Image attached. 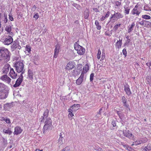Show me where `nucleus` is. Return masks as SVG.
<instances>
[{
	"label": "nucleus",
	"instance_id": "1",
	"mask_svg": "<svg viewBox=\"0 0 151 151\" xmlns=\"http://www.w3.org/2000/svg\"><path fill=\"white\" fill-rule=\"evenodd\" d=\"M9 51L6 49H2L0 50V63H4L9 60Z\"/></svg>",
	"mask_w": 151,
	"mask_h": 151
},
{
	"label": "nucleus",
	"instance_id": "2",
	"mask_svg": "<svg viewBox=\"0 0 151 151\" xmlns=\"http://www.w3.org/2000/svg\"><path fill=\"white\" fill-rule=\"evenodd\" d=\"M52 121L50 118H47L45 121L43 127V132L46 133L51 130L52 128Z\"/></svg>",
	"mask_w": 151,
	"mask_h": 151
},
{
	"label": "nucleus",
	"instance_id": "3",
	"mask_svg": "<svg viewBox=\"0 0 151 151\" xmlns=\"http://www.w3.org/2000/svg\"><path fill=\"white\" fill-rule=\"evenodd\" d=\"M75 50L77 51V53L79 55H83L85 51V48L79 45L76 42L74 45Z\"/></svg>",
	"mask_w": 151,
	"mask_h": 151
},
{
	"label": "nucleus",
	"instance_id": "4",
	"mask_svg": "<svg viewBox=\"0 0 151 151\" xmlns=\"http://www.w3.org/2000/svg\"><path fill=\"white\" fill-rule=\"evenodd\" d=\"M15 66L17 72L18 73L21 72L22 75L24 73L23 71L24 69V64L22 62L20 61H17L15 64Z\"/></svg>",
	"mask_w": 151,
	"mask_h": 151
},
{
	"label": "nucleus",
	"instance_id": "5",
	"mask_svg": "<svg viewBox=\"0 0 151 151\" xmlns=\"http://www.w3.org/2000/svg\"><path fill=\"white\" fill-rule=\"evenodd\" d=\"M138 6L136 5L131 11V14L133 15H136L138 16L141 12V11L138 8Z\"/></svg>",
	"mask_w": 151,
	"mask_h": 151
},
{
	"label": "nucleus",
	"instance_id": "6",
	"mask_svg": "<svg viewBox=\"0 0 151 151\" xmlns=\"http://www.w3.org/2000/svg\"><path fill=\"white\" fill-rule=\"evenodd\" d=\"M0 79L9 84L11 85L10 83L11 79L6 75H4L1 76L0 78Z\"/></svg>",
	"mask_w": 151,
	"mask_h": 151
},
{
	"label": "nucleus",
	"instance_id": "7",
	"mask_svg": "<svg viewBox=\"0 0 151 151\" xmlns=\"http://www.w3.org/2000/svg\"><path fill=\"white\" fill-rule=\"evenodd\" d=\"M124 135V136L128 137L129 138L134 139V136L131 132L129 130H125L123 131Z\"/></svg>",
	"mask_w": 151,
	"mask_h": 151
},
{
	"label": "nucleus",
	"instance_id": "8",
	"mask_svg": "<svg viewBox=\"0 0 151 151\" xmlns=\"http://www.w3.org/2000/svg\"><path fill=\"white\" fill-rule=\"evenodd\" d=\"M22 75L21 74L19 78L17 80L15 84L14 85V87H16L19 86L22 81Z\"/></svg>",
	"mask_w": 151,
	"mask_h": 151
},
{
	"label": "nucleus",
	"instance_id": "9",
	"mask_svg": "<svg viewBox=\"0 0 151 151\" xmlns=\"http://www.w3.org/2000/svg\"><path fill=\"white\" fill-rule=\"evenodd\" d=\"M13 41L12 37L10 36H9L5 39L4 43L5 45H8L11 44Z\"/></svg>",
	"mask_w": 151,
	"mask_h": 151
},
{
	"label": "nucleus",
	"instance_id": "10",
	"mask_svg": "<svg viewBox=\"0 0 151 151\" xmlns=\"http://www.w3.org/2000/svg\"><path fill=\"white\" fill-rule=\"evenodd\" d=\"M23 130L19 126H17L14 128V135H17L22 133Z\"/></svg>",
	"mask_w": 151,
	"mask_h": 151
},
{
	"label": "nucleus",
	"instance_id": "11",
	"mask_svg": "<svg viewBox=\"0 0 151 151\" xmlns=\"http://www.w3.org/2000/svg\"><path fill=\"white\" fill-rule=\"evenodd\" d=\"M7 87L4 84L1 83L0 86V92L2 93L7 92Z\"/></svg>",
	"mask_w": 151,
	"mask_h": 151
},
{
	"label": "nucleus",
	"instance_id": "12",
	"mask_svg": "<svg viewBox=\"0 0 151 151\" xmlns=\"http://www.w3.org/2000/svg\"><path fill=\"white\" fill-rule=\"evenodd\" d=\"M60 48V46L59 45H58L55 46L54 55V57L55 58H56L57 57L59 52Z\"/></svg>",
	"mask_w": 151,
	"mask_h": 151
},
{
	"label": "nucleus",
	"instance_id": "13",
	"mask_svg": "<svg viewBox=\"0 0 151 151\" xmlns=\"http://www.w3.org/2000/svg\"><path fill=\"white\" fill-rule=\"evenodd\" d=\"M80 107V105L79 104H74L70 107V109H71L73 112L76 111L79 109Z\"/></svg>",
	"mask_w": 151,
	"mask_h": 151
},
{
	"label": "nucleus",
	"instance_id": "14",
	"mask_svg": "<svg viewBox=\"0 0 151 151\" xmlns=\"http://www.w3.org/2000/svg\"><path fill=\"white\" fill-rule=\"evenodd\" d=\"M10 65L8 64H6L4 67L3 69V73L4 75H6L8 73L9 70Z\"/></svg>",
	"mask_w": 151,
	"mask_h": 151
},
{
	"label": "nucleus",
	"instance_id": "15",
	"mask_svg": "<svg viewBox=\"0 0 151 151\" xmlns=\"http://www.w3.org/2000/svg\"><path fill=\"white\" fill-rule=\"evenodd\" d=\"M9 76L13 79H15L16 78L17 74L14 71L13 68H11L9 73Z\"/></svg>",
	"mask_w": 151,
	"mask_h": 151
},
{
	"label": "nucleus",
	"instance_id": "16",
	"mask_svg": "<svg viewBox=\"0 0 151 151\" xmlns=\"http://www.w3.org/2000/svg\"><path fill=\"white\" fill-rule=\"evenodd\" d=\"M74 67V66L72 62H69L67 64L65 68L67 70H70L72 69Z\"/></svg>",
	"mask_w": 151,
	"mask_h": 151
},
{
	"label": "nucleus",
	"instance_id": "17",
	"mask_svg": "<svg viewBox=\"0 0 151 151\" xmlns=\"http://www.w3.org/2000/svg\"><path fill=\"white\" fill-rule=\"evenodd\" d=\"M145 141H140V140H138L137 141H135L134 142H133V144L132 145H137L139 144H141L142 143H144L146 142L147 141V139H145Z\"/></svg>",
	"mask_w": 151,
	"mask_h": 151
},
{
	"label": "nucleus",
	"instance_id": "18",
	"mask_svg": "<svg viewBox=\"0 0 151 151\" xmlns=\"http://www.w3.org/2000/svg\"><path fill=\"white\" fill-rule=\"evenodd\" d=\"M122 101L124 104V106L126 107L127 108H128L129 109V110H130V108H129V105L127 104L126 103V99L124 96H122Z\"/></svg>",
	"mask_w": 151,
	"mask_h": 151
},
{
	"label": "nucleus",
	"instance_id": "19",
	"mask_svg": "<svg viewBox=\"0 0 151 151\" xmlns=\"http://www.w3.org/2000/svg\"><path fill=\"white\" fill-rule=\"evenodd\" d=\"M83 75L82 74H81L80 77L76 80V83L78 85H80L83 81Z\"/></svg>",
	"mask_w": 151,
	"mask_h": 151
},
{
	"label": "nucleus",
	"instance_id": "20",
	"mask_svg": "<svg viewBox=\"0 0 151 151\" xmlns=\"http://www.w3.org/2000/svg\"><path fill=\"white\" fill-rule=\"evenodd\" d=\"M11 27L10 25L7 26L5 28V30L8 33L10 34L11 35H12L13 33L11 32Z\"/></svg>",
	"mask_w": 151,
	"mask_h": 151
},
{
	"label": "nucleus",
	"instance_id": "21",
	"mask_svg": "<svg viewBox=\"0 0 151 151\" xmlns=\"http://www.w3.org/2000/svg\"><path fill=\"white\" fill-rule=\"evenodd\" d=\"M89 70V66L88 64H86L85 66L83 68V70L82 71L81 74H83V75H84V73H86Z\"/></svg>",
	"mask_w": 151,
	"mask_h": 151
},
{
	"label": "nucleus",
	"instance_id": "22",
	"mask_svg": "<svg viewBox=\"0 0 151 151\" xmlns=\"http://www.w3.org/2000/svg\"><path fill=\"white\" fill-rule=\"evenodd\" d=\"M28 74L29 78L31 80H32L33 75V71L30 70H29L28 72Z\"/></svg>",
	"mask_w": 151,
	"mask_h": 151
},
{
	"label": "nucleus",
	"instance_id": "23",
	"mask_svg": "<svg viewBox=\"0 0 151 151\" xmlns=\"http://www.w3.org/2000/svg\"><path fill=\"white\" fill-rule=\"evenodd\" d=\"M122 44V40L119 39V40L116 43V47L118 49L120 48L121 47Z\"/></svg>",
	"mask_w": 151,
	"mask_h": 151
},
{
	"label": "nucleus",
	"instance_id": "24",
	"mask_svg": "<svg viewBox=\"0 0 151 151\" xmlns=\"http://www.w3.org/2000/svg\"><path fill=\"white\" fill-rule=\"evenodd\" d=\"M135 24L134 22H133L131 25L129 26L128 28V32L129 33L131 32L133 29V28L134 26H135Z\"/></svg>",
	"mask_w": 151,
	"mask_h": 151
},
{
	"label": "nucleus",
	"instance_id": "25",
	"mask_svg": "<svg viewBox=\"0 0 151 151\" xmlns=\"http://www.w3.org/2000/svg\"><path fill=\"white\" fill-rule=\"evenodd\" d=\"M3 132L10 135L12 134V132L10 129H4L3 130Z\"/></svg>",
	"mask_w": 151,
	"mask_h": 151
},
{
	"label": "nucleus",
	"instance_id": "26",
	"mask_svg": "<svg viewBox=\"0 0 151 151\" xmlns=\"http://www.w3.org/2000/svg\"><path fill=\"white\" fill-rule=\"evenodd\" d=\"M110 14V12H108L106 14L105 16H102L101 18V20L102 21H103L105 20L106 18L108 17Z\"/></svg>",
	"mask_w": 151,
	"mask_h": 151
},
{
	"label": "nucleus",
	"instance_id": "27",
	"mask_svg": "<svg viewBox=\"0 0 151 151\" xmlns=\"http://www.w3.org/2000/svg\"><path fill=\"white\" fill-rule=\"evenodd\" d=\"M124 90L126 92V93L128 95H130L131 93L130 91V88L128 86L125 87Z\"/></svg>",
	"mask_w": 151,
	"mask_h": 151
},
{
	"label": "nucleus",
	"instance_id": "28",
	"mask_svg": "<svg viewBox=\"0 0 151 151\" xmlns=\"http://www.w3.org/2000/svg\"><path fill=\"white\" fill-rule=\"evenodd\" d=\"M68 112L69 113L68 116L69 118L71 117L74 116V114L73 113V112L72 111L71 109H68Z\"/></svg>",
	"mask_w": 151,
	"mask_h": 151
},
{
	"label": "nucleus",
	"instance_id": "29",
	"mask_svg": "<svg viewBox=\"0 0 151 151\" xmlns=\"http://www.w3.org/2000/svg\"><path fill=\"white\" fill-rule=\"evenodd\" d=\"M124 13L126 14H128L129 13L130 8L129 7H124Z\"/></svg>",
	"mask_w": 151,
	"mask_h": 151
},
{
	"label": "nucleus",
	"instance_id": "30",
	"mask_svg": "<svg viewBox=\"0 0 151 151\" xmlns=\"http://www.w3.org/2000/svg\"><path fill=\"white\" fill-rule=\"evenodd\" d=\"M142 17L145 19H151V17L147 15H143L142 16Z\"/></svg>",
	"mask_w": 151,
	"mask_h": 151
},
{
	"label": "nucleus",
	"instance_id": "31",
	"mask_svg": "<svg viewBox=\"0 0 151 151\" xmlns=\"http://www.w3.org/2000/svg\"><path fill=\"white\" fill-rule=\"evenodd\" d=\"M145 24L147 27H151V22L147 21H145Z\"/></svg>",
	"mask_w": 151,
	"mask_h": 151
},
{
	"label": "nucleus",
	"instance_id": "32",
	"mask_svg": "<svg viewBox=\"0 0 151 151\" xmlns=\"http://www.w3.org/2000/svg\"><path fill=\"white\" fill-rule=\"evenodd\" d=\"M95 24L96 25L97 28L98 29H100L101 28V26L99 25V22L97 20H96L95 22Z\"/></svg>",
	"mask_w": 151,
	"mask_h": 151
},
{
	"label": "nucleus",
	"instance_id": "33",
	"mask_svg": "<svg viewBox=\"0 0 151 151\" xmlns=\"http://www.w3.org/2000/svg\"><path fill=\"white\" fill-rule=\"evenodd\" d=\"M101 51L100 49H99L98 51V53L97 55V58L99 59L101 58Z\"/></svg>",
	"mask_w": 151,
	"mask_h": 151
},
{
	"label": "nucleus",
	"instance_id": "34",
	"mask_svg": "<svg viewBox=\"0 0 151 151\" xmlns=\"http://www.w3.org/2000/svg\"><path fill=\"white\" fill-rule=\"evenodd\" d=\"M18 45V44L17 43H17L16 42H14L13 43V45L12 46V47L14 49H16Z\"/></svg>",
	"mask_w": 151,
	"mask_h": 151
},
{
	"label": "nucleus",
	"instance_id": "35",
	"mask_svg": "<svg viewBox=\"0 0 151 151\" xmlns=\"http://www.w3.org/2000/svg\"><path fill=\"white\" fill-rule=\"evenodd\" d=\"M115 15L116 16V18H120L122 17V15L120 14L119 13H115Z\"/></svg>",
	"mask_w": 151,
	"mask_h": 151
},
{
	"label": "nucleus",
	"instance_id": "36",
	"mask_svg": "<svg viewBox=\"0 0 151 151\" xmlns=\"http://www.w3.org/2000/svg\"><path fill=\"white\" fill-rule=\"evenodd\" d=\"M151 150V147L150 146H147L144 147V151H150Z\"/></svg>",
	"mask_w": 151,
	"mask_h": 151
},
{
	"label": "nucleus",
	"instance_id": "37",
	"mask_svg": "<svg viewBox=\"0 0 151 151\" xmlns=\"http://www.w3.org/2000/svg\"><path fill=\"white\" fill-rule=\"evenodd\" d=\"M73 6L76 8L78 10H80V6L78 4H77L76 3H74L73 4Z\"/></svg>",
	"mask_w": 151,
	"mask_h": 151
},
{
	"label": "nucleus",
	"instance_id": "38",
	"mask_svg": "<svg viewBox=\"0 0 151 151\" xmlns=\"http://www.w3.org/2000/svg\"><path fill=\"white\" fill-rule=\"evenodd\" d=\"M25 50L27 51L28 52H29L31 51V48L30 46L28 45H26Z\"/></svg>",
	"mask_w": 151,
	"mask_h": 151
},
{
	"label": "nucleus",
	"instance_id": "39",
	"mask_svg": "<svg viewBox=\"0 0 151 151\" xmlns=\"http://www.w3.org/2000/svg\"><path fill=\"white\" fill-rule=\"evenodd\" d=\"M89 13L87 12H85L84 13V18L85 19H87L89 16Z\"/></svg>",
	"mask_w": 151,
	"mask_h": 151
},
{
	"label": "nucleus",
	"instance_id": "40",
	"mask_svg": "<svg viewBox=\"0 0 151 151\" xmlns=\"http://www.w3.org/2000/svg\"><path fill=\"white\" fill-rule=\"evenodd\" d=\"M58 143L60 145H61L63 143V141L62 138H60L59 139Z\"/></svg>",
	"mask_w": 151,
	"mask_h": 151
},
{
	"label": "nucleus",
	"instance_id": "41",
	"mask_svg": "<svg viewBox=\"0 0 151 151\" xmlns=\"http://www.w3.org/2000/svg\"><path fill=\"white\" fill-rule=\"evenodd\" d=\"M4 120L7 124H10L11 123L10 119L9 118H6L4 119Z\"/></svg>",
	"mask_w": 151,
	"mask_h": 151
},
{
	"label": "nucleus",
	"instance_id": "42",
	"mask_svg": "<svg viewBox=\"0 0 151 151\" xmlns=\"http://www.w3.org/2000/svg\"><path fill=\"white\" fill-rule=\"evenodd\" d=\"M70 150V148L68 146L66 147L63 150V151H69Z\"/></svg>",
	"mask_w": 151,
	"mask_h": 151
},
{
	"label": "nucleus",
	"instance_id": "43",
	"mask_svg": "<svg viewBox=\"0 0 151 151\" xmlns=\"http://www.w3.org/2000/svg\"><path fill=\"white\" fill-rule=\"evenodd\" d=\"M122 53L123 54L125 55V57H126L127 55V52L126 51V50L125 49H124L122 50Z\"/></svg>",
	"mask_w": 151,
	"mask_h": 151
},
{
	"label": "nucleus",
	"instance_id": "44",
	"mask_svg": "<svg viewBox=\"0 0 151 151\" xmlns=\"http://www.w3.org/2000/svg\"><path fill=\"white\" fill-rule=\"evenodd\" d=\"M94 76V73H92L91 74L90 76V80L91 81H92L93 80Z\"/></svg>",
	"mask_w": 151,
	"mask_h": 151
},
{
	"label": "nucleus",
	"instance_id": "45",
	"mask_svg": "<svg viewBox=\"0 0 151 151\" xmlns=\"http://www.w3.org/2000/svg\"><path fill=\"white\" fill-rule=\"evenodd\" d=\"M48 111L47 110H46L44 113L43 116L44 117H45V116L47 117L48 113Z\"/></svg>",
	"mask_w": 151,
	"mask_h": 151
},
{
	"label": "nucleus",
	"instance_id": "46",
	"mask_svg": "<svg viewBox=\"0 0 151 151\" xmlns=\"http://www.w3.org/2000/svg\"><path fill=\"white\" fill-rule=\"evenodd\" d=\"M120 25L121 24H119L116 25L114 27V29L115 30H117L118 29V27H120Z\"/></svg>",
	"mask_w": 151,
	"mask_h": 151
},
{
	"label": "nucleus",
	"instance_id": "47",
	"mask_svg": "<svg viewBox=\"0 0 151 151\" xmlns=\"http://www.w3.org/2000/svg\"><path fill=\"white\" fill-rule=\"evenodd\" d=\"M39 17V16L38 13H36L33 16V17L35 18L36 19H37Z\"/></svg>",
	"mask_w": 151,
	"mask_h": 151
},
{
	"label": "nucleus",
	"instance_id": "48",
	"mask_svg": "<svg viewBox=\"0 0 151 151\" xmlns=\"http://www.w3.org/2000/svg\"><path fill=\"white\" fill-rule=\"evenodd\" d=\"M146 65L149 67V69L150 70L151 69V62L147 63Z\"/></svg>",
	"mask_w": 151,
	"mask_h": 151
},
{
	"label": "nucleus",
	"instance_id": "49",
	"mask_svg": "<svg viewBox=\"0 0 151 151\" xmlns=\"http://www.w3.org/2000/svg\"><path fill=\"white\" fill-rule=\"evenodd\" d=\"M9 19L10 20L12 21L14 20V18L12 17V14H9Z\"/></svg>",
	"mask_w": 151,
	"mask_h": 151
},
{
	"label": "nucleus",
	"instance_id": "50",
	"mask_svg": "<svg viewBox=\"0 0 151 151\" xmlns=\"http://www.w3.org/2000/svg\"><path fill=\"white\" fill-rule=\"evenodd\" d=\"M116 5L117 6H119L121 4V3L120 2L117 1L115 2Z\"/></svg>",
	"mask_w": 151,
	"mask_h": 151
},
{
	"label": "nucleus",
	"instance_id": "51",
	"mask_svg": "<svg viewBox=\"0 0 151 151\" xmlns=\"http://www.w3.org/2000/svg\"><path fill=\"white\" fill-rule=\"evenodd\" d=\"M105 57V53H104V54H103L102 55L101 58V60H103Z\"/></svg>",
	"mask_w": 151,
	"mask_h": 151
},
{
	"label": "nucleus",
	"instance_id": "52",
	"mask_svg": "<svg viewBox=\"0 0 151 151\" xmlns=\"http://www.w3.org/2000/svg\"><path fill=\"white\" fill-rule=\"evenodd\" d=\"M112 124L113 127H115L116 126V124L115 121H113L112 122Z\"/></svg>",
	"mask_w": 151,
	"mask_h": 151
},
{
	"label": "nucleus",
	"instance_id": "53",
	"mask_svg": "<svg viewBox=\"0 0 151 151\" xmlns=\"http://www.w3.org/2000/svg\"><path fill=\"white\" fill-rule=\"evenodd\" d=\"M145 21H142L139 22V24L141 25H143L144 24Z\"/></svg>",
	"mask_w": 151,
	"mask_h": 151
},
{
	"label": "nucleus",
	"instance_id": "54",
	"mask_svg": "<svg viewBox=\"0 0 151 151\" xmlns=\"http://www.w3.org/2000/svg\"><path fill=\"white\" fill-rule=\"evenodd\" d=\"M125 147H126V148L127 150H129L130 151V149L131 148L129 147L127 145H126Z\"/></svg>",
	"mask_w": 151,
	"mask_h": 151
},
{
	"label": "nucleus",
	"instance_id": "55",
	"mask_svg": "<svg viewBox=\"0 0 151 151\" xmlns=\"http://www.w3.org/2000/svg\"><path fill=\"white\" fill-rule=\"evenodd\" d=\"M93 10L96 12H98V9L96 8H93Z\"/></svg>",
	"mask_w": 151,
	"mask_h": 151
},
{
	"label": "nucleus",
	"instance_id": "56",
	"mask_svg": "<svg viewBox=\"0 0 151 151\" xmlns=\"http://www.w3.org/2000/svg\"><path fill=\"white\" fill-rule=\"evenodd\" d=\"M115 17H116V16H115V14H113L112 15V16L111 17V19H112L113 18H115Z\"/></svg>",
	"mask_w": 151,
	"mask_h": 151
},
{
	"label": "nucleus",
	"instance_id": "57",
	"mask_svg": "<svg viewBox=\"0 0 151 151\" xmlns=\"http://www.w3.org/2000/svg\"><path fill=\"white\" fill-rule=\"evenodd\" d=\"M117 114L120 118V112L119 111H117Z\"/></svg>",
	"mask_w": 151,
	"mask_h": 151
},
{
	"label": "nucleus",
	"instance_id": "58",
	"mask_svg": "<svg viewBox=\"0 0 151 151\" xmlns=\"http://www.w3.org/2000/svg\"><path fill=\"white\" fill-rule=\"evenodd\" d=\"M5 21H6V22H7V17H5Z\"/></svg>",
	"mask_w": 151,
	"mask_h": 151
},
{
	"label": "nucleus",
	"instance_id": "59",
	"mask_svg": "<svg viewBox=\"0 0 151 151\" xmlns=\"http://www.w3.org/2000/svg\"><path fill=\"white\" fill-rule=\"evenodd\" d=\"M36 151H42V150H40L38 149H36Z\"/></svg>",
	"mask_w": 151,
	"mask_h": 151
},
{
	"label": "nucleus",
	"instance_id": "60",
	"mask_svg": "<svg viewBox=\"0 0 151 151\" xmlns=\"http://www.w3.org/2000/svg\"><path fill=\"white\" fill-rule=\"evenodd\" d=\"M101 148H99L97 150H98V151H101Z\"/></svg>",
	"mask_w": 151,
	"mask_h": 151
},
{
	"label": "nucleus",
	"instance_id": "61",
	"mask_svg": "<svg viewBox=\"0 0 151 151\" xmlns=\"http://www.w3.org/2000/svg\"><path fill=\"white\" fill-rule=\"evenodd\" d=\"M145 139H147V138H145L144 139H142V140H141V141H145Z\"/></svg>",
	"mask_w": 151,
	"mask_h": 151
},
{
	"label": "nucleus",
	"instance_id": "62",
	"mask_svg": "<svg viewBox=\"0 0 151 151\" xmlns=\"http://www.w3.org/2000/svg\"><path fill=\"white\" fill-rule=\"evenodd\" d=\"M12 147V145H11L10 146V147H9V148H11Z\"/></svg>",
	"mask_w": 151,
	"mask_h": 151
},
{
	"label": "nucleus",
	"instance_id": "63",
	"mask_svg": "<svg viewBox=\"0 0 151 151\" xmlns=\"http://www.w3.org/2000/svg\"><path fill=\"white\" fill-rule=\"evenodd\" d=\"M6 94H5V97H4V98H6Z\"/></svg>",
	"mask_w": 151,
	"mask_h": 151
},
{
	"label": "nucleus",
	"instance_id": "64",
	"mask_svg": "<svg viewBox=\"0 0 151 151\" xmlns=\"http://www.w3.org/2000/svg\"><path fill=\"white\" fill-rule=\"evenodd\" d=\"M61 151H63V150H61Z\"/></svg>",
	"mask_w": 151,
	"mask_h": 151
}]
</instances>
